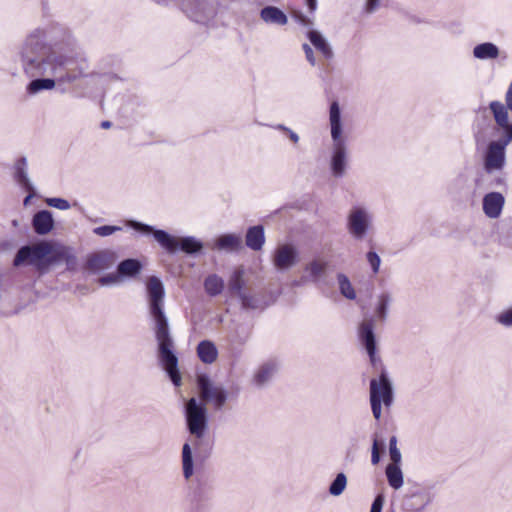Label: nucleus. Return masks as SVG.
<instances>
[{"instance_id": "obj_45", "label": "nucleus", "mask_w": 512, "mask_h": 512, "mask_svg": "<svg viewBox=\"0 0 512 512\" xmlns=\"http://www.w3.org/2000/svg\"><path fill=\"white\" fill-rule=\"evenodd\" d=\"M275 129H278V130H281L283 132L286 133V135H288V137L290 138V140L293 142V143H298L299 141V136L297 133H295L294 131H292L290 128L282 125V124H278L276 126H274Z\"/></svg>"}, {"instance_id": "obj_50", "label": "nucleus", "mask_w": 512, "mask_h": 512, "mask_svg": "<svg viewBox=\"0 0 512 512\" xmlns=\"http://www.w3.org/2000/svg\"><path fill=\"white\" fill-rule=\"evenodd\" d=\"M506 106L512 111V81L509 84L508 90L505 95Z\"/></svg>"}, {"instance_id": "obj_9", "label": "nucleus", "mask_w": 512, "mask_h": 512, "mask_svg": "<svg viewBox=\"0 0 512 512\" xmlns=\"http://www.w3.org/2000/svg\"><path fill=\"white\" fill-rule=\"evenodd\" d=\"M300 259L298 248L292 243L278 244L272 253V264L276 270L285 272L296 266Z\"/></svg>"}, {"instance_id": "obj_58", "label": "nucleus", "mask_w": 512, "mask_h": 512, "mask_svg": "<svg viewBox=\"0 0 512 512\" xmlns=\"http://www.w3.org/2000/svg\"><path fill=\"white\" fill-rule=\"evenodd\" d=\"M158 2H165L166 0H157Z\"/></svg>"}, {"instance_id": "obj_28", "label": "nucleus", "mask_w": 512, "mask_h": 512, "mask_svg": "<svg viewBox=\"0 0 512 512\" xmlns=\"http://www.w3.org/2000/svg\"><path fill=\"white\" fill-rule=\"evenodd\" d=\"M499 53V48L491 42L481 43L473 48V56L479 60L496 59Z\"/></svg>"}, {"instance_id": "obj_49", "label": "nucleus", "mask_w": 512, "mask_h": 512, "mask_svg": "<svg viewBox=\"0 0 512 512\" xmlns=\"http://www.w3.org/2000/svg\"><path fill=\"white\" fill-rule=\"evenodd\" d=\"M384 501H385L384 496L379 494V495H377L375 497L371 507L376 508V509L382 511V508H383V505H384Z\"/></svg>"}, {"instance_id": "obj_5", "label": "nucleus", "mask_w": 512, "mask_h": 512, "mask_svg": "<svg viewBox=\"0 0 512 512\" xmlns=\"http://www.w3.org/2000/svg\"><path fill=\"white\" fill-rule=\"evenodd\" d=\"M393 386L385 371L379 379L370 381V404L373 416L379 420L382 414V403L389 408L393 404Z\"/></svg>"}, {"instance_id": "obj_21", "label": "nucleus", "mask_w": 512, "mask_h": 512, "mask_svg": "<svg viewBox=\"0 0 512 512\" xmlns=\"http://www.w3.org/2000/svg\"><path fill=\"white\" fill-rule=\"evenodd\" d=\"M307 37L311 44L323 55V57L326 59H331L333 57L334 53L330 44L319 31L309 30L307 32Z\"/></svg>"}, {"instance_id": "obj_12", "label": "nucleus", "mask_w": 512, "mask_h": 512, "mask_svg": "<svg viewBox=\"0 0 512 512\" xmlns=\"http://www.w3.org/2000/svg\"><path fill=\"white\" fill-rule=\"evenodd\" d=\"M330 160L331 173L335 178H342L348 167V149L344 139L332 140Z\"/></svg>"}, {"instance_id": "obj_13", "label": "nucleus", "mask_w": 512, "mask_h": 512, "mask_svg": "<svg viewBox=\"0 0 512 512\" xmlns=\"http://www.w3.org/2000/svg\"><path fill=\"white\" fill-rule=\"evenodd\" d=\"M117 259L118 255L114 250L103 249L87 257L86 267L94 273L101 272L113 267Z\"/></svg>"}, {"instance_id": "obj_32", "label": "nucleus", "mask_w": 512, "mask_h": 512, "mask_svg": "<svg viewBox=\"0 0 512 512\" xmlns=\"http://www.w3.org/2000/svg\"><path fill=\"white\" fill-rule=\"evenodd\" d=\"M244 285H245L244 270L243 269L235 270L233 272V274L231 275L229 282H228L229 291L239 298L241 296V294L245 293L243 291Z\"/></svg>"}, {"instance_id": "obj_30", "label": "nucleus", "mask_w": 512, "mask_h": 512, "mask_svg": "<svg viewBox=\"0 0 512 512\" xmlns=\"http://www.w3.org/2000/svg\"><path fill=\"white\" fill-rule=\"evenodd\" d=\"M142 264L137 259H126L119 263L117 271L120 276L135 277L141 272Z\"/></svg>"}, {"instance_id": "obj_16", "label": "nucleus", "mask_w": 512, "mask_h": 512, "mask_svg": "<svg viewBox=\"0 0 512 512\" xmlns=\"http://www.w3.org/2000/svg\"><path fill=\"white\" fill-rule=\"evenodd\" d=\"M505 204L504 196L499 192H490L483 198V211L491 219L498 218L501 215Z\"/></svg>"}, {"instance_id": "obj_40", "label": "nucleus", "mask_w": 512, "mask_h": 512, "mask_svg": "<svg viewBox=\"0 0 512 512\" xmlns=\"http://www.w3.org/2000/svg\"><path fill=\"white\" fill-rule=\"evenodd\" d=\"M121 230L120 226L104 225L94 228L93 233L101 237H107Z\"/></svg>"}, {"instance_id": "obj_31", "label": "nucleus", "mask_w": 512, "mask_h": 512, "mask_svg": "<svg viewBox=\"0 0 512 512\" xmlns=\"http://www.w3.org/2000/svg\"><path fill=\"white\" fill-rule=\"evenodd\" d=\"M182 469L184 478L186 480L190 479L194 473V463L189 443H185L182 447Z\"/></svg>"}, {"instance_id": "obj_42", "label": "nucleus", "mask_w": 512, "mask_h": 512, "mask_svg": "<svg viewBox=\"0 0 512 512\" xmlns=\"http://www.w3.org/2000/svg\"><path fill=\"white\" fill-rule=\"evenodd\" d=\"M366 258L371 266L373 273H378L381 264V259L379 255L374 251H369L366 255Z\"/></svg>"}, {"instance_id": "obj_25", "label": "nucleus", "mask_w": 512, "mask_h": 512, "mask_svg": "<svg viewBox=\"0 0 512 512\" xmlns=\"http://www.w3.org/2000/svg\"><path fill=\"white\" fill-rule=\"evenodd\" d=\"M260 17L264 22L270 24L285 25L288 22L284 12L274 6L264 7L260 12Z\"/></svg>"}, {"instance_id": "obj_33", "label": "nucleus", "mask_w": 512, "mask_h": 512, "mask_svg": "<svg viewBox=\"0 0 512 512\" xmlns=\"http://www.w3.org/2000/svg\"><path fill=\"white\" fill-rule=\"evenodd\" d=\"M386 476L389 485L394 489H399L403 485V474L399 464H388L386 467Z\"/></svg>"}, {"instance_id": "obj_8", "label": "nucleus", "mask_w": 512, "mask_h": 512, "mask_svg": "<svg viewBox=\"0 0 512 512\" xmlns=\"http://www.w3.org/2000/svg\"><path fill=\"white\" fill-rule=\"evenodd\" d=\"M372 224V215L364 207L354 206L347 216V231L356 240L366 237Z\"/></svg>"}, {"instance_id": "obj_41", "label": "nucleus", "mask_w": 512, "mask_h": 512, "mask_svg": "<svg viewBox=\"0 0 512 512\" xmlns=\"http://www.w3.org/2000/svg\"><path fill=\"white\" fill-rule=\"evenodd\" d=\"M46 203L48 206L59 210H68L71 207L70 203L66 199L57 197L47 198Z\"/></svg>"}, {"instance_id": "obj_7", "label": "nucleus", "mask_w": 512, "mask_h": 512, "mask_svg": "<svg viewBox=\"0 0 512 512\" xmlns=\"http://www.w3.org/2000/svg\"><path fill=\"white\" fill-rule=\"evenodd\" d=\"M185 418L188 431L197 439L204 437L207 426V409L196 398H190L185 405Z\"/></svg>"}, {"instance_id": "obj_39", "label": "nucleus", "mask_w": 512, "mask_h": 512, "mask_svg": "<svg viewBox=\"0 0 512 512\" xmlns=\"http://www.w3.org/2000/svg\"><path fill=\"white\" fill-rule=\"evenodd\" d=\"M389 454L392 461L391 464H399L401 462V452L397 448V438L392 436L389 441Z\"/></svg>"}, {"instance_id": "obj_14", "label": "nucleus", "mask_w": 512, "mask_h": 512, "mask_svg": "<svg viewBox=\"0 0 512 512\" xmlns=\"http://www.w3.org/2000/svg\"><path fill=\"white\" fill-rule=\"evenodd\" d=\"M359 337L364 345L370 360L375 363L376 360V340L374 334L373 319H365L359 327Z\"/></svg>"}, {"instance_id": "obj_46", "label": "nucleus", "mask_w": 512, "mask_h": 512, "mask_svg": "<svg viewBox=\"0 0 512 512\" xmlns=\"http://www.w3.org/2000/svg\"><path fill=\"white\" fill-rule=\"evenodd\" d=\"M302 48L304 50V53H305V57L307 59V61L312 65V66H315L316 65V58L314 56V52H313V49L311 48L310 45L304 43L302 45Z\"/></svg>"}, {"instance_id": "obj_35", "label": "nucleus", "mask_w": 512, "mask_h": 512, "mask_svg": "<svg viewBox=\"0 0 512 512\" xmlns=\"http://www.w3.org/2000/svg\"><path fill=\"white\" fill-rule=\"evenodd\" d=\"M204 288L210 296L219 295L224 288V282L221 277L216 274L209 275L204 281Z\"/></svg>"}, {"instance_id": "obj_43", "label": "nucleus", "mask_w": 512, "mask_h": 512, "mask_svg": "<svg viewBox=\"0 0 512 512\" xmlns=\"http://www.w3.org/2000/svg\"><path fill=\"white\" fill-rule=\"evenodd\" d=\"M497 321L503 326L511 327L512 326V308L501 312L497 316Z\"/></svg>"}, {"instance_id": "obj_27", "label": "nucleus", "mask_w": 512, "mask_h": 512, "mask_svg": "<svg viewBox=\"0 0 512 512\" xmlns=\"http://www.w3.org/2000/svg\"><path fill=\"white\" fill-rule=\"evenodd\" d=\"M392 302V295L389 292H382L376 298L374 316L377 320L384 322L388 316V307Z\"/></svg>"}, {"instance_id": "obj_6", "label": "nucleus", "mask_w": 512, "mask_h": 512, "mask_svg": "<svg viewBox=\"0 0 512 512\" xmlns=\"http://www.w3.org/2000/svg\"><path fill=\"white\" fill-rule=\"evenodd\" d=\"M225 0H183L182 10L192 21L207 24Z\"/></svg>"}, {"instance_id": "obj_24", "label": "nucleus", "mask_w": 512, "mask_h": 512, "mask_svg": "<svg viewBox=\"0 0 512 512\" xmlns=\"http://www.w3.org/2000/svg\"><path fill=\"white\" fill-rule=\"evenodd\" d=\"M278 370L275 361H268L261 365L254 375V381L258 386L266 385Z\"/></svg>"}, {"instance_id": "obj_37", "label": "nucleus", "mask_w": 512, "mask_h": 512, "mask_svg": "<svg viewBox=\"0 0 512 512\" xmlns=\"http://www.w3.org/2000/svg\"><path fill=\"white\" fill-rule=\"evenodd\" d=\"M347 486V477L344 473H338L329 486V493L332 496H340Z\"/></svg>"}, {"instance_id": "obj_20", "label": "nucleus", "mask_w": 512, "mask_h": 512, "mask_svg": "<svg viewBox=\"0 0 512 512\" xmlns=\"http://www.w3.org/2000/svg\"><path fill=\"white\" fill-rule=\"evenodd\" d=\"M329 122L331 127L332 140L343 139L342 137V121L340 106L337 101H333L329 110Z\"/></svg>"}, {"instance_id": "obj_44", "label": "nucleus", "mask_w": 512, "mask_h": 512, "mask_svg": "<svg viewBox=\"0 0 512 512\" xmlns=\"http://www.w3.org/2000/svg\"><path fill=\"white\" fill-rule=\"evenodd\" d=\"M98 281L102 286L114 285L120 281V275L119 274H109V275L99 278Z\"/></svg>"}, {"instance_id": "obj_36", "label": "nucleus", "mask_w": 512, "mask_h": 512, "mask_svg": "<svg viewBox=\"0 0 512 512\" xmlns=\"http://www.w3.org/2000/svg\"><path fill=\"white\" fill-rule=\"evenodd\" d=\"M337 281L339 285L340 293L349 300H354L356 298V292L349 280V278L343 274H337Z\"/></svg>"}, {"instance_id": "obj_51", "label": "nucleus", "mask_w": 512, "mask_h": 512, "mask_svg": "<svg viewBox=\"0 0 512 512\" xmlns=\"http://www.w3.org/2000/svg\"><path fill=\"white\" fill-rule=\"evenodd\" d=\"M502 140L507 146L512 142V122L511 126L503 133Z\"/></svg>"}, {"instance_id": "obj_38", "label": "nucleus", "mask_w": 512, "mask_h": 512, "mask_svg": "<svg viewBox=\"0 0 512 512\" xmlns=\"http://www.w3.org/2000/svg\"><path fill=\"white\" fill-rule=\"evenodd\" d=\"M239 299L244 309H258L261 307V300L255 295L245 292L244 294H241Z\"/></svg>"}, {"instance_id": "obj_11", "label": "nucleus", "mask_w": 512, "mask_h": 512, "mask_svg": "<svg viewBox=\"0 0 512 512\" xmlns=\"http://www.w3.org/2000/svg\"><path fill=\"white\" fill-rule=\"evenodd\" d=\"M506 147L502 138L488 144L484 155V170L488 174L503 169L506 163Z\"/></svg>"}, {"instance_id": "obj_2", "label": "nucleus", "mask_w": 512, "mask_h": 512, "mask_svg": "<svg viewBox=\"0 0 512 512\" xmlns=\"http://www.w3.org/2000/svg\"><path fill=\"white\" fill-rule=\"evenodd\" d=\"M44 50L43 43L36 36H30L25 41L21 57L24 70L30 77L52 75L58 81L71 83L83 75L72 57L56 52L46 54Z\"/></svg>"}, {"instance_id": "obj_26", "label": "nucleus", "mask_w": 512, "mask_h": 512, "mask_svg": "<svg viewBox=\"0 0 512 512\" xmlns=\"http://www.w3.org/2000/svg\"><path fill=\"white\" fill-rule=\"evenodd\" d=\"M218 250L237 251L242 248V238L237 234L221 235L215 243Z\"/></svg>"}, {"instance_id": "obj_22", "label": "nucleus", "mask_w": 512, "mask_h": 512, "mask_svg": "<svg viewBox=\"0 0 512 512\" xmlns=\"http://www.w3.org/2000/svg\"><path fill=\"white\" fill-rule=\"evenodd\" d=\"M265 243L264 228L261 225L250 227L246 233V245L254 251H259Z\"/></svg>"}, {"instance_id": "obj_17", "label": "nucleus", "mask_w": 512, "mask_h": 512, "mask_svg": "<svg viewBox=\"0 0 512 512\" xmlns=\"http://www.w3.org/2000/svg\"><path fill=\"white\" fill-rule=\"evenodd\" d=\"M329 261L322 257H315L304 267L307 273V279L310 282L317 283L323 279L328 271Z\"/></svg>"}, {"instance_id": "obj_19", "label": "nucleus", "mask_w": 512, "mask_h": 512, "mask_svg": "<svg viewBox=\"0 0 512 512\" xmlns=\"http://www.w3.org/2000/svg\"><path fill=\"white\" fill-rule=\"evenodd\" d=\"M489 108L493 114L494 120L499 128L503 130V133L511 126L512 122H509L508 110L506 105L500 101H492L489 104Z\"/></svg>"}, {"instance_id": "obj_10", "label": "nucleus", "mask_w": 512, "mask_h": 512, "mask_svg": "<svg viewBox=\"0 0 512 512\" xmlns=\"http://www.w3.org/2000/svg\"><path fill=\"white\" fill-rule=\"evenodd\" d=\"M197 386L202 400L212 402L216 410L223 408L227 401V392L222 386L214 385L206 375L197 377Z\"/></svg>"}, {"instance_id": "obj_3", "label": "nucleus", "mask_w": 512, "mask_h": 512, "mask_svg": "<svg viewBox=\"0 0 512 512\" xmlns=\"http://www.w3.org/2000/svg\"><path fill=\"white\" fill-rule=\"evenodd\" d=\"M128 225L138 232L153 234L154 239L159 245L171 254L177 252L179 249L187 254H193L199 252L203 247L202 243L192 236L176 238L164 230L154 229L148 224L134 220L129 221Z\"/></svg>"}, {"instance_id": "obj_52", "label": "nucleus", "mask_w": 512, "mask_h": 512, "mask_svg": "<svg viewBox=\"0 0 512 512\" xmlns=\"http://www.w3.org/2000/svg\"><path fill=\"white\" fill-rule=\"evenodd\" d=\"M306 5L310 12H314L317 8V0H305Z\"/></svg>"}, {"instance_id": "obj_15", "label": "nucleus", "mask_w": 512, "mask_h": 512, "mask_svg": "<svg viewBox=\"0 0 512 512\" xmlns=\"http://www.w3.org/2000/svg\"><path fill=\"white\" fill-rule=\"evenodd\" d=\"M13 178L25 191L35 192L33 183L28 176V160L25 156H22L15 161L13 165Z\"/></svg>"}, {"instance_id": "obj_56", "label": "nucleus", "mask_w": 512, "mask_h": 512, "mask_svg": "<svg viewBox=\"0 0 512 512\" xmlns=\"http://www.w3.org/2000/svg\"><path fill=\"white\" fill-rule=\"evenodd\" d=\"M370 512H381V511H380V510H378V509H376V508L371 507Z\"/></svg>"}, {"instance_id": "obj_55", "label": "nucleus", "mask_w": 512, "mask_h": 512, "mask_svg": "<svg viewBox=\"0 0 512 512\" xmlns=\"http://www.w3.org/2000/svg\"><path fill=\"white\" fill-rule=\"evenodd\" d=\"M101 127H102L103 129H108V128H110V127H111V122H109V121H103V122L101 123Z\"/></svg>"}, {"instance_id": "obj_1", "label": "nucleus", "mask_w": 512, "mask_h": 512, "mask_svg": "<svg viewBox=\"0 0 512 512\" xmlns=\"http://www.w3.org/2000/svg\"><path fill=\"white\" fill-rule=\"evenodd\" d=\"M147 303L149 316L158 342L159 360L175 386L181 385L178 370V358L175 355L168 317L164 310L165 289L162 281L151 276L146 282Z\"/></svg>"}, {"instance_id": "obj_47", "label": "nucleus", "mask_w": 512, "mask_h": 512, "mask_svg": "<svg viewBox=\"0 0 512 512\" xmlns=\"http://www.w3.org/2000/svg\"><path fill=\"white\" fill-rule=\"evenodd\" d=\"M380 1L381 0H366L365 5H364V11L367 14L374 13L379 8Z\"/></svg>"}, {"instance_id": "obj_18", "label": "nucleus", "mask_w": 512, "mask_h": 512, "mask_svg": "<svg viewBox=\"0 0 512 512\" xmlns=\"http://www.w3.org/2000/svg\"><path fill=\"white\" fill-rule=\"evenodd\" d=\"M32 226L38 235L48 234L54 227L52 213L48 210L38 211L33 216Z\"/></svg>"}, {"instance_id": "obj_4", "label": "nucleus", "mask_w": 512, "mask_h": 512, "mask_svg": "<svg viewBox=\"0 0 512 512\" xmlns=\"http://www.w3.org/2000/svg\"><path fill=\"white\" fill-rule=\"evenodd\" d=\"M51 253L52 245L46 241L33 245H25L16 253L13 265L15 267L29 265L38 270H43L54 262V259L50 256Z\"/></svg>"}, {"instance_id": "obj_23", "label": "nucleus", "mask_w": 512, "mask_h": 512, "mask_svg": "<svg viewBox=\"0 0 512 512\" xmlns=\"http://www.w3.org/2000/svg\"><path fill=\"white\" fill-rule=\"evenodd\" d=\"M197 355L205 364H212L218 357V350L215 344L210 340H203L197 346Z\"/></svg>"}, {"instance_id": "obj_29", "label": "nucleus", "mask_w": 512, "mask_h": 512, "mask_svg": "<svg viewBox=\"0 0 512 512\" xmlns=\"http://www.w3.org/2000/svg\"><path fill=\"white\" fill-rule=\"evenodd\" d=\"M429 503L430 497L428 494L415 493L405 500L404 507L410 512H422Z\"/></svg>"}, {"instance_id": "obj_48", "label": "nucleus", "mask_w": 512, "mask_h": 512, "mask_svg": "<svg viewBox=\"0 0 512 512\" xmlns=\"http://www.w3.org/2000/svg\"><path fill=\"white\" fill-rule=\"evenodd\" d=\"M379 461H380L379 446H378V441L375 439L373 441V445H372L371 462L373 465H376L379 463Z\"/></svg>"}, {"instance_id": "obj_53", "label": "nucleus", "mask_w": 512, "mask_h": 512, "mask_svg": "<svg viewBox=\"0 0 512 512\" xmlns=\"http://www.w3.org/2000/svg\"><path fill=\"white\" fill-rule=\"evenodd\" d=\"M29 194L24 199V205L27 206L34 195V192H28Z\"/></svg>"}, {"instance_id": "obj_57", "label": "nucleus", "mask_w": 512, "mask_h": 512, "mask_svg": "<svg viewBox=\"0 0 512 512\" xmlns=\"http://www.w3.org/2000/svg\"><path fill=\"white\" fill-rule=\"evenodd\" d=\"M503 183V180L502 179H498L497 180V184L501 185Z\"/></svg>"}, {"instance_id": "obj_54", "label": "nucleus", "mask_w": 512, "mask_h": 512, "mask_svg": "<svg viewBox=\"0 0 512 512\" xmlns=\"http://www.w3.org/2000/svg\"><path fill=\"white\" fill-rule=\"evenodd\" d=\"M299 20H300V22H301V23H303V24H305V25H310V24H312V23H311V21L307 20V19H306V17H305V16H303V15H300Z\"/></svg>"}, {"instance_id": "obj_34", "label": "nucleus", "mask_w": 512, "mask_h": 512, "mask_svg": "<svg viewBox=\"0 0 512 512\" xmlns=\"http://www.w3.org/2000/svg\"><path fill=\"white\" fill-rule=\"evenodd\" d=\"M55 87V80L51 78H38L32 80L27 86V92L35 95L43 90H51Z\"/></svg>"}]
</instances>
